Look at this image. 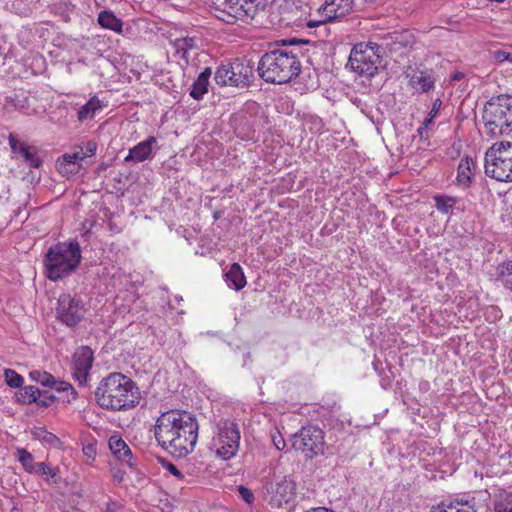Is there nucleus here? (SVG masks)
<instances>
[{
	"instance_id": "nucleus-1",
	"label": "nucleus",
	"mask_w": 512,
	"mask_h": 512,
	"mask_svg": "<svg viewBox=\"0 0 512 512\" xmlns=\"http://www.w3.org/2000/svg\"><path fill=\"white\" fill-rule=\"evenodd\" d=\"M199 425L185 410L163 412L156 420L154 435L159 445L175 457H185L195 448Z\"/></svg>"
},
{
	"instance_id": "nucleus-2",
	"label": "nucleus",
	"mask_w": 512,
	"mask_h": 512,
	"mask_svg": "<svg viewBox=\"0 0 512 512\" xmlns=\"http://www.w3.org/2000/svg\"><path fill=\"white\" fill-rule=\"evenodd\" d=\"M95 400L103 409L125 411L139 403V391L129 377L114 372L100 381L95 391Z\"/></svg>"
},
{
	"instance_id": "nucleus-3",
	"label": "nucleus",
	"mask_w": 512,
	"mask_h": 512,
	"mask_svg": "<svg viewBox=\"0 0 512 512\" xmlns=\"http://www.w3.org/2000/svg\"><path fill=\"white\" fill-rule=\"evenodd\" d=\"M257 71L265 82L280 85L290 82L299 75L301 63L292 50L276 48L261 56Z\"/></svg>"
},
{
	"instance_id": "nucleus-4",
	"label": "nucleus",
	"mask_w": 512,
	"mask_h": 512,
	"mask_svg": "<svg viewBox=\"0 0 512 512\" xmlns=\"http://www.w3.org/2000/svg\"><path fill=\"white\" fill-rule=\"evenodd\" d=\"M82 259L79 242L69 240L52 245L43 259L46 277L51 281L61 280L71 275Z\"/></svg>"
},
{
	"instance_id": "nucleus-5",
	"label": "nucleus",
	"mask_w": 512,
	"mask_h": 512,
	"mask_svg": "<svg viewBox=\"0 0 512 512\" xmlns=\"http://www.w3.org/2000/svg\"><path fill=\"white\" fill-rule=\"evenodd\" d=\"M483 121L491 136L509 135L512 132V95L492 97L485 104Z\"/></svg>"
},
{
	"instance_id": "nucleus-6",
	"label": "nucleus",
	"mask_w": 512,
	"mask_h": 512,
	"mask_svg": "<svg viewBox=\"0 0 512 512\" xmlns=\"http://www.w3.org/2000/svg\"><path fill=\"white\" fill-rule=\"evenodd\" d=\"M485 173L501 182H512V143H494L485 154Z\"/></svg>"
},
{
	"instance_id": "nucleus-7",
	"label": "nucleus",
	"mask_w": 512,
	"mask_h": 512,
	"mask_svg": "<svg viewBox=\"0 0 512 512\" xmlns=\"http://www.w3.org/2000/svg\"><path fill=\"white\" fill-rule=\"evenodd\" d=\"M381 51L376 43H358L351 50L348 64L358 75L373 77L381 64Z\"/></svg>"
},
{
	"instance_id": "nucleus-8",
	"label": "nucleus",
	"mask_w": 512,
	"mask_h": 512,
	"mask_svg": "<svg viewBox=\"0 0 512 512\" xmlns=\"http://www.w3.org/2000/svg\"><path fill=\"white\" fill-rule=\"evenodd\" d=\"M216 435L212 438L211 450L223 459L229 460L234 457L240 445V429L237 423L230 420L219 421Z\"/></svg>"
},
{
	"instance_id": "nucleus-9",
	"label": "nucleus",
	"mask_w": 512,
	"mask_h": 512,
	"mask_svg": "<svg viewBox=\"0 0 512 512\" xmlns=\"http://www.w3.org/2000/svg\"><path fill=\"white\" fill-rule=\"evenodd\" d=\"M260 3L261 0H225L224 8L216 7L214 15L227 24L247 22L255 17Z\"/></svg>"
},
{
	"instance_id": "nucleus-10",
	"label": "nucleus",
	"mask_w": 512,
	"mask_h": 512,
	"mask_svg": "<svg viewBox=\"0 0 512 512\" xmlns=\"http://www.w3.org/2000/svg\"><path fill=\"white\" fill-rule=\"evenodd\" d=\"M263 492L269 496L273 505L288 504L294 498L295 483L288 477L276 473L269 474L263 480Z\"/></svg>"
},
{
	"instance_id": "nucleus-11",
	"label": "nucleus",
	"mask_w": 512,
	"mask_h": 512,
	"mask_svg": "<svg viewBox=\"0 0 512 512\" xmlns=\"http://www.w3.org/2000/svg\"><path fill=\"white\" fill-rule=\"evenodd\" d=\"M293 447L310 459L322 454L324 450L322 430L316 426L303 427L299 433L294 435Z\"/></svg>"
},
{
	"instance_id": "nucleus-12",
	"label": "nucleus",
	"mask_w": 512,
	"mask_h": 512,
	"mask_svg": "<svg viewBox=\"0 0 512 512\" xmlns=\"http://www.w3.org/2000/svg\"><path fill=\"white\" fill-rule=\"evenodd\" d=\"M85 312V305L79 297L70 294L59 296L56 313L63 324L69 327L76 326L84 318Z\"/></svg>"
},
{
	"instance_id": "nucleus-13",
	"label": "nucleus",
	"mask_w": 512,
	"mask_h": 512,
	"mask_svg": "<svg viewBox=\"0 0 512 512\" xmlns=\"http://www.w3.org/2000/svg\"><path fill=\"white\" fill-rule=\"evenodd\" d=\"M8 143L12 159L22 161L30 169H39L43 165L41 151L37 146L29 145L12 133L8 136Z\"/></svg>"
},
{
	"instance_id": "nucleus-14",
	"label": "nucleus",
	"mask_w": 512,
	"mask_h": 512,
	"mask_svg": "<svg viewBox=\"0 0 512 512\" xmlns=\"http://www.w3.org/2000/svg\"><path fill=\"white\" fill-rule=\"evenodd\" d=\"M93 360V351L88 346H83L74 353L72 371L80 385L87 383Z\"/></svg>"
},
{
	"instance_id": "nucleus-15",
	"label": "nucleus",
	"mask_w": 512,
	"mask_h": 512,
	"mask_svg": "<svg viewBox=\"0 0 512 512\" xmlns=\"http://www.w3.org/2000/svg\"><path fill=\"white\" fill-rule=\"evenodd\" d=\"M201 42V38L196 34L176 38L172 41L175 57L183 60L184 64L188 65L190 54L200 49Z\"/></svg>"
},
{
	"instance_id": "nucleus-16",
	"label": "nucleus",
	"mask_w": 512,
	"mask_h": 512,
	"mask_svg": "<svg viewBox=\"0 0 512 512\" xmlns=\"http://www.w3.org/2000/svg\"><path fill=\"white\" fill-rule=\"evenodd\" d=\"M232 86L244 87L253 79V66L249 62L236 60L230 63Z\"/></svg>"
},
{
	"instance_id": "nucleus-17",
	"label": "nucleus",
	"mask_w": 512,
	"mask_h": 512,
	"mask_svg": "<svg viewBox=\"0 0 512 512\" xmlns=\"http://www.w3.org/2000/svg\"><path fill=\"white\" fill-rule=\"evenodd\" d=\"M156 143L157 139L154 136L148 137L146 140L131 148L124 161L138 163L152 158L153 147Z\"/></svg>"
},
{
	"instance_id": "nucleus-18",
	"label": "nucleus",
	"mask_w": 512,
	"mask_h": 512,
	"mask_svg": "<svg viewBox=\"0 0 512 512\" xmlns=\"http://www.w3.org/2000/svg\"><path fill=\"white\" fill-rule=\"evenodd\" d=\"M109 448L121 463L126 464L129 467H133L135 465V459L131 449L121 437L117 435L111 436L109 439Z\"/></svg>"
},
{
	"instance_id": "nucleus-19",
	"label": "nucleus",
	"mask_w": 512,
	"mask_h": 512,
	"mask_svg": "<svg viewBox=\"0 0 512 512\" xmlns=\"http://www.w3.org/2000/svg\"><path fill=\"white\" fill-rule=\"evenodd\" d=\"M354 0H326L321 8L328 19L344 17L352 10Z\"/></svg>"
},
{
	"instance_id": "nucleus-20",
	"label": "nucleus",
	"mask_w": 512,
	"mask_h": 512,
	"mask_svg": "<svg viewBox=\"0 0 512 512\" xmlns=\"http://www.w3.org/2000/svg\"><path fill=\"white\" fill-rule=\"evenodd\" d=\"M86 157H87V154L83 153V148H81L80 151H77V152H74L71 154H68V153L64 154L57 161L58 171L62 175H68L71 173H75L80 168L78 161L83 160Z\"/></svg>"
},
{
	"instance_id": "nucleus-21",
	"label": "nucleus",
	"mask_w": 512,
	"mask_h": 512,
	"mask_svg": "<svg viewBox=\"0 0 512 512\" xmlns=\"http://www.w3.org/2000/svg\"><path fill=\"white\" fill-rule=\"evenodd\" d=\"M225 281L230 288H233L236 291L245 287L246 277L238 263H233L230 266L229 270L225 273Z\"/></svg>"
},
{
	"instance_id": "nucleus-22",
	"label": "nucleus",
	"mask_w": 512,
	"mask_h": 512,
	"mask_svg": "<svg viewBox=\"0 0 512 512\" xmlns=\"http://www.w3.org/2000/svg\"><path fill=\"white\" fill-rule=\"evenodd\" d=\"M212 74L211 68L207 67L202 71L191 86L190 96L195 100L202 99L208 92L209 78Z\"/></svg>"
},
{
	"instance_id": "nucleus-23",
	"label": "nucleus",
	"mask_w": 512,
	"mask_h": 512,
	"mask_svg": "<svg viewBox=\"0 0 512 512\" xmlns=\"http://www.w3.org/2000/svg\"><path fill=\"white\" fill-rule=\"evenodd\" d=\"M103 105L97 96L91 97L86 104L81 106L77 112V119L80 122L91 120L95 117L96 113L101 111Z\"/></svg>"
},
{
	"instance_id": "nucleus-24",
	"label": "nucleus",
	"mask_w": 512,
	"mask_h": 512,
	"mask_svg": "<svg viewBox=\"0 0 512 512\" xmlns=\"http://www.w3.org/2000/svg\"><path fill=\"white\" fill-rule=\"evenodd\" d=\"M15 397L20 404H37L38 397H40V389L34 385H28L17 391Z\"/></svg>"
},
{
	"instance_id": "nucleus-25",
	"label": "nucleus",
	"mask_w": 512,
	"mask_h": 512,
	"mask_svg": "<svg viewBox=\"0 0 512 512\" xmlns=\"http://www.w3.org/2000/svg\"><path fill=\"white\" fill-rule=\"evenodd\" d=\"M98 23L106 29L122 33L123 22L110 11H102L98 15Z\"/></svg>"
},
{
	"instance_id": "nucleus-26",
	"label": "nucleus",
	"mask_w": 512,
	"mask_h": 512,
	"mask_svg": "<svg viewBox=\"0 0 512 512\" xmlns=\"http://www.w3.org/2000/svg\"><path fill=\"white\" fill-rule=\"evenodd\" d=\"M495 512H512V491L501 489L495 495Z\"/></svg>"
},
{
	"instance_id": "nucleus-27",
	"label": "nucleus",
	"mask_w": 512,
	"mask_h": 512,
	"mask_svg": "<svg viewBox=\"0 0 512 512\" xmlns=\"http://www.w3.org/2000/svg\"><path fill=\"white\" fill-rule=\"evenodd\" d=\"M431 512H476L472 506H468L463 502H441L437 507H434Z\"/></svg>"
},
{
	"instance_id": "nucleus-28",
	"label": "nucleus",
	"mask_w": 512,
	"mask_h": 512,
	"mask_svg": "<svg viewBox=\"0 0 512 512\" xmlns=\"http://www.w3.org/2000/svg\"><path fill=\"white\" fill-rule=\"evenodd\" d=\"M497 276L502 285L512 291V260H507L499 264Z\"/></svg>"
},
{
	"instance_id": "nucleus-29",
	"label": "nucleus",
	"mask_w": 512,
	"mask_h": 512,
	"mask_svg": "<svg viewBox=\"0 0 512 512\" xmlns=\"http://www.w3.org/2000/svg\"><path fill=\"white\" fill-rule=\"evenodd\" d=\"M411 83L422 92H427L434 86L433 77L427 72L420 71L411 77Z\"/></svg>"
},
{
	"instance_id": "nucleus-30",
	"label": "nucleus",
	"mask_w": 512,
	"mask_h": 512,
	"mask_svg": "<svg viewBox=\"0 0 512 512\" xmlns=\"http://www.w3.org/2000/svg\"><path fill=\"white\" fill-rule=\"evenodd\" d=\"M433 199L436 209L443 214L451 213L453 207L458 202L457 198L447 195H435Z\"/></svg>"
},
{
	"instance_id": "nucleus-31",
	"label": "nucleus",
	"mask_w": 512,
	"mask_h": 512,
	"mask_svg": "<svg viewBox=\"0 0 512 512\" xmlns=\"http://www.w3.org/2000/svg\"><path fill=\"white\" fill-rule=\"evenodd\" d=\"M35 473L40 474L41 476H46L45 480L54 484H57L60 481L59 468L50 467L44 462L37 463V470Z\"/></svg>"
},
{
	"instance_id": "nucleus-32",
	"label": "nucleus",
	"mask_w": 512,
	"mask_h": 512,
	"mask_svg": "<svg viewBox=\"0 0 512 512\" xmlns=\"http://www.w3.org/2000/svg\"><path fill=\"white\" fill-rule=\"evenodd\" d=\"M471 166H474V161L470 157H466L460 161L457 176L459 182L466 184L470 181L472 175Z\"/></svg>"
},
{
	"instance_id": "nucleus-33",
	"label": "nucleus",
	"mask_w": 512,
	"mask_h": 512,
	"mask_svg": "<svg viewBox=\"0 0 512 512\" xmlns=\"http://www.w3.org/2000/svg\"><path fill=\"white\" fill-rule=\"evenodd\" d=\"M17 457L24 469L29 473H34L37 470V463L34 462L33 455L24 448L17 450Z\"/></svg>"
},
{
	"instance_id": "nucleus-34",
	"label": "nucleus",
	"mask_w": 512,
	"mask_h": 512,
	"mask_svg": "<svg viewBox=\"0 0 512 512\" xmlns=\"http://www.w3.org/2000/svg\"><path fill=\"white\" fill-rule=\"evenodd\" d=\"M30 378L45 387H53L56 384L55 378L46 371L33 370L29 373Z\"/></svg>"
},
{
	"instance_id": "nucleus-35",
	"label": "nucleus",
	"mask_w": 512,
	"mask_h": 512,
	"mask_svg": "<svg viewBox=\"0 0 512 512\" xmlns=\"http://www.w3.org/2000/svg\"><path fill=\"white\" fill-rule=\"evenodd\" d=\"M230 64H227V65H221L220 67L217 68L216 72H215V81L218 85H221V86H227V85H230L232 86V83H231V74H230Z\"/></svg>"
},
{
	"instance_id": "nucleus-36",
	"label": "nucleus",
	"mask_w": 512,
	"mask_h": 512,
	"mask_svg": "<svg viewBox=\"0 0 512 512\" xmlns=\"http://www.w3.org/2000/svg\"><path fill=\"white\" fill-rule=\"evenodd\" d=\"M51 11L54 14L59 15L65 22L69 21L70 19L71 7L70 4L65 0L54 2L51 5Z\"/></svg>"
},
{
	"instance_id": "nucleus-37",
	"label": "nucleus",
	"mask_w": 512,
	"mask_h": 512,
	"mask_svg": "<svg viewBox=\"0 0 512 512\" xmlns=\"http://www.w3.org/2000/svg\"><path fill=\"white\" fill-rule=\"evenodd\" d=\"M4 375L8 386L12 388H21L24 379L20 374L12 369H6Z\"/></svg>"
},
{
	"instance_id": "nucleus-38",
	"label": "nucleus",
	"mask_w": 512,
	"mask_h": 512,
	"mask_svg": "<svg viewBox=\"0 0 512 512\" xmlns=\"http://www.w3.org/2000/svg\"><path fill=\"white\" fill-rule=\"evenodd\" d=\"M8 103H11V105L15 109L23 110L26 109L28 105V98L24 96L23 94H15L14 96H11L8 98Z\"/></svg>"
},
{
	"instance_id": "nucleus-39",
	"label": "nucleus",
	"mask_w": 512,
	"mask_h": 512,
	"mask_svg": "<svg viewBox=\"0 0 512 512\" xmlns=\"http://www.w3.org/2000/svg\"><path fill=\"white\" fill-rule=\"evenodd\" d=\"M55 401V396L49 391L40 390V397H38L37 405L39 407H49Z\"/></svg>"
},
{
	"instance_id": "nucleus-40",
	"label": "nucleus",
	"mask_w": 512,
	"mask_h": 512,
	"mask_svg": "<svg viewBox=\"0 0 512 512\" xmlns=\"http://www.w3.org/2000/svg\"><path fill=\"white\" fill-rule=\"evenodd\" d=\"M239 496L248 504H252L255 500L254 493L247 487L239 485L237 487Z\"/></svg>"
},
{
	"instance_id": "nucleus-41",
	"label": "nucleus",
	"mask_w": 512,
	"mask_h": 512,
	"mask_svg": "<svg viewBox=\"0 0 512 512\" xmlns=\"http://www.w3.org/2000/svg\"><path fill=\"white\" fill-rule=\"evenodd\" d=\"M334 19H328V16L325 15V17L319 21L310 20L308 22V27H319L323 29L324 33H329L328 23L332 22Z\"/></svg>"
},
{
	"instance_id": "nucleus-42",
	"label": "nucleus",
	"mask_w": 512,
	"mask_h": 512,
	"mask_svg": "<svg viewBox=\"0 0 512 512\" xmlns=\"http://www.w3.org/2000/svg\"><path fill=\"white\" fill-rule=\"evenodd\" d=\"M162 466L164 469H166L168 472H170L173 476H175L177 479H183L184 475L174 464L167 460L162 461Z\"/></svg>"
},
{
	"instance_id": "nucleus-43",
	"label": "nucleus",
	"mask_w": 512,
	"mask_h": 512,
	"mask_svg": "<svg viewBox=\"0 0 512 512\" xmlns=\"http://www.w3.org/2000/svg\"><path fill=\"white\" fill-rule=\"evenodd\" d=\"M55 386V389L59 392H64V391H68L70 390L73 397L72 399H76L77 397V393L76 391L74 390V388L72 387L71 384H69L68 382H64V381H56V384H54Z\"/></svg>"
},
{
	"instance_id": "nucleus-44",
	"label": "nucleus",
	"mask_w": 512,
	"mask_h": 512,
	"mask_svg": "<svg viewBox=\"0 0 512 512\" xmlns=\"http://www.w3.org/2000/svg\"><path fill=\"white\" fill-rule=\"evenodd\" d=\"M271 437H272L273 444L277 450L282 451L285 449L286 443H285L283 436L280 434V432H276V433L272 434Z\"/></svg>"
},
{
	"instance_id": "nucleus-45",
	"label": "nucleus",
	"mask_w": 512,
	"mask_h": 512,
	"mask_svg": "<svg viewBox=\"0 0 512 512\" xmlns=\"http://www.w3.org/2000/svg\"><path fill=\"white\" fill-rule=\"evenodd\" d=\"M493 59L497 63H503L505 61H512L510 53L502 50H497L493 52Z\"/></svg>"
},
{
	"instance_id": "nucleus-46",
	"label": "nucleus",
	"mask_w": 512,
	"mask_h": 512,
	"mask_svg": "<svg viewBox=\"0 0 512 512\" xmlns=\"http://www.w3.org/2000/svg\"><path fill=\"white\" fill-rule=\"evenodd\" d=\"M42 432V440L50 445H57L60 440L59 438L54 435L53 433L51 432H48V431H45V430H41Z\"/></svg>"
},
{
	"instance_id": "nucleus-47",
	"label": "nucleus",
	"mask_w": 512,
	"mask_h": 512,
	"mask_svg": "<svg viewBox=\"0 0 512 512\" xmlns=\"http://www.w3.org/2000/svg\"><path fill=\"white\" fill-rule=\"evenodd\" d=\"M433 118L434 117L428 116V118H426L422 125L418 128L417 132L421 138L424 137V134L427 132L430 124H432Z\"/></svg>"
},
{
	"instance_id": "nucleus-48",
	"label": "nucleus",
	"mask_w": 512,
	"mask_h": 512,
	"mask_svg": "<svg viewBox=\"0 0 512 512\" xmlns=\"http://www.w3.org/2000/svg\"><path fill=\"white\" fill-rule=\"evenodd\" d=\"M84 456L86 457V461L90 463L92 460H94L95 457V449L93 445H88L83 448Z\"/></svg>"
},
{
	"instance_id": "nucleus-49",
	"label": "nucleus",
	"mask_w": 512,
	"mask_h": 512,
	"mask_svg": "<svg viewBox=\"0 0 512 512\" xmlns=\"http://www.w3.org/2000/svg\"><path fill=\"white\" fill-rule=\"evenodd\" d=\"M103 512H125L123 507L117 502H110L107 504Z\"/></svg>"
},
{
	"instance_id": "nucleus-50",
	"label": "nucleus",
	"mask_w": 512,
	"mask_h": 512,
	"mask_svg": "<svg viewBox=\"0 0 512 512\" xmlns=\"http://www.w3.org/2000/svg\"><path fill=\"white\" fill-rule=\"evenodd\" d=\"M97 145L95 142H87L85 145V151L83 153L87 154V156L93 155L96 152Z\"/></svg>"
},
{
	"instance_id": "nucleus-51",
	"label": "nucleus",
	"mask_w": 512,
	"mask_h": 512,
	"mask_svg": "<svg viewBox=\"0 0 512 512\" xmlns=\"http://www.w3.org/2000/svg\"><path fill=\"white\" fill-rule=\"evenodd\" d=\"M442 105V102L440 99H436L433 103V107L429 113V116L431 117H435L437 115V113L439 112L440 110V107Z\"/></svg>"
},
{
	"instance_id": "nucleus-52",
	"label": "nucleus",
	"mask_w": 512,
	"mask_h": 512,
	"mask_svg": "<svg viewBox=\"0 0 512 512\" xmlns=\"http://www.w3.org/2000/svg\"><path fill=\"white\" fill-rule=\"evenodd\" d=\"M463 76H464V75H463V73H461V72H457V73H455V74H453V75L451 76V79H452L453 81H459V80H461V79L463 78Z\"/></svg>"
},
{
	"instance_id": "nucleus-53",
	"label": "nucleus",
	"mask_w": 512,
	"mask_h": 512,
	"mask_svg": "<svg viewBox=\"0 0 512 512\" xmlns=\"http://www.w3.org/2000/svg\"><path fill=\"white\" fill-rule=\"evenodd\" d=\"M114 477L121 480L122 479V474L120 473V471H117L115 474H114Z\"/></svg>"
},
{
	"instance_id": "nucleus-54",
	"label": "nucleus",
	"mask_w": 512,
	"mask_h": 512,
	"mask_svg": "<svg viewBox=\"0 0 512 512\" xmlns=\"http://www.w3.org/2000/svg\"><path fill=\"white\" fill-rule=\"evenodd\" d=\"M214 218H215V219H218V218H219V215H218V213H217V212L214 214Z\"/></svg>"
}]
</instances>
